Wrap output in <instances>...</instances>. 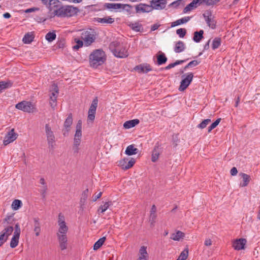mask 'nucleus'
<instances>
[{"label": "nucleus", "mask_w": 260, "mask_h": 260, "mask_svg": "<svg viewBox=\"0 0 260 260\" xmlns=\"http://www.w3.org/2000/svg\"><path fill=\"white\" fill-rule=\"evenodd\" d=\"M13 221V216L11 215L7 216L3 221V230L0 232V247L7 242L14 231Z\"/></svg>", "instance_id": "obj_1"}, {"label": "nucleus", "mask_w": 260, "mask_h": 260, "mask_svg": "<svg viewBox=\"0 0 260 260\" xmlns=\"http://www.w3.org/2000/svg\"><path fill=\"white\" fill-rule=\"evenodd\" d=\"M106 55L102 49L94 50L89 55V63L91 67L97 68L106 60Z\"/></svg>", "instance_id": "obj_2"}, {"label": "nucleus", "mask_w": 260, "mask_h": 260, "mask_svg": "<svg viewBox=\"0 0 260 260\" xmlns=\"http://www.w3.org/2000/svg\"><path fill=\"white\" fill-rule=\"evenodd\" d=\"M79 9L72 6H64L57 8L54 10V15L59 17H70L77 14Z\"/></svg>", "instance_id": "obj_3"}, {"label": "nucleus", "mask_w": 260, "mask_h": 260, "mask_svg": "<svg viewBox=\"0 0 260 260\" xmlns=\"http://www.w3.org/2000/svg\"><path fill=\"white\" fill-rule=\"evenodd\" d=\"M109 48L114 56L117 57L124 58L128 56L127 50L123 47H120L118 42H112L110 43Z\"/></svg>", "instance_id": "obj_4"}, {"label": "nucleus", "mask_w": 260, "mask_h": 260, "mask_svg": "<svg viewBox=\"0 0 260 260\" xmlns=\"http://www.w3.org/2000/svg\"><path fill=\"white\" fill-rule=\"evenodd\" d=\"M45 132L49 148L50 150H54L55 145V137L49 124H46Z\"/></svg>", "instance_id": "obj_5"}, {"label": "nucleus", "mask_w": 260, "mask_h": 260, "mask_svg": "<svg viewBox=\"0 0 260 260\" xmlns=\"http://www.w3.org/2000/svg\"><path fill=\"white\" fill-rule=\"evenodd\" d=\"M15 108L24 112L35 113L36 112L35 105L30 101H23L19 102L15 105Z\"/></svg>", "instance_id": "obj_6"}, {"label": "nucleus", "mask_w": 260, "mask_h": 260, "mask_svg": "<svg viewBox=\"0 0 260 260\" xmlns=\"http://www.w3.org/2000/svg\"><path fill=\"white\" fill-rule=\"evenodd\" d=\"M193 77V75L192 73H188L187 74L183 75L182 76V79L180 82L179 90L183 91L185 90L191 82Z\"/></svg>", "instance_id": "obj_7"}, {"label": "nucleus", "mask_w": 260, "mask_h": 260, "mask_svg": "<svg viewBox=\"0 0 260 260\" xmlns=\"http://www.w3.org/2000/svg\"><path fill=\"white\" fill-rule=\"evenodd\" d=\"M136 160L133 158H124L118 162V166L122 169L126 170L132 167Z\"/></svg>", "instance_id": "obj_8"}, {"label": "nucleus", "mask_w": 260, "mask_h": 260, "mask_svg": "<svg viewBox=\"0 0 260 260\" xmlns=\"http://www.w3.org/2000/svg\"><path fill=\"white\" fill-rule=\"evenodd\" d=\"M95 36L91 31H86L82 34V39L86 46L91 45L95 40Z\"/></svg>", "instance_id": "obj_9"}, {"label": "nucleus", "mask_w": 260, "mask_h": 260, "mask_svg": "<svg viewBox=\"0 0 260 260\" xmlns=\"http://www.w3.org/2000/svg\"><path fill=\"white\" fill-rule=\"evenodd\" d=\"M58 94V88L56 85H52V90L50 95V105L52 108L56 105V99Z\"/></svg>", "instance_id": "obj_10"}, {"label": "nucleus", "mask_w": 260, "mask_h": 260, "mask_svg": "<svg viewBox=\"0 0 260 260\" xmlns=\"http://www.w3.org/2000/svg\"><path fill=\"white\" fill-rule=\"evenodd\" d=\"M59 243V246L61 250H64L68 247V238L67 234H56Z\"/></svg>", "instance_id": "obj_11"}, {"label": "nucleus", "mask_w": 260, "mask_h": 260, "mask_svg": "<svg viewBox=\"0 0 260 260\" xmlns=\"http://www.w3.org/2000/svg\"><path fill=\"white\" fill-rule=\"evenodd\" d=\"M18 135L14 132V129H11L5 136L3 141V144L5 146L7 145L11 142L15 141L17 138Z\"/></svg>", "instance_id": "obj_12"}, {"label": "nucleus", "mask_w": 260, "mask_h": 260, "mask_svg": "<svg viewBox=\"0 0 260 260\" xmlns=\"http://www.w3.org/2000/svg\"><path fill=\"white\" fill-rule=\"evenodd\" d=\"M152 10L164 9L167 4V0H152L150 2Z\"/></svg>", "instance_id": "obj_13"}, {"label": "nucleus", "mask_w": 260, "mask_h": 260, "mask_svg": "<svg viewBox=\"0 0 260 260\" xmlns=\"http://www.w3.org/2000/svg\"><path fill=\"white\" fill-rule=\"evenodd\" d=\"M202 2L201 0H193L190 4L187 5L183 9V13H186L189 11H190L195 8H196L198 6L202 4Z\"/></svg>", "instance_id": "obj_14"}, {"label": "nucleus", "mask_w": 260, "mask_h": 260, "mask_svg": "<svg viewBox=\"0 0 260 260\" xmlns=\"http://www.w3.org/2000/svg\"><path fill=\"white\" fill-rule=\"evenodd\" d=\"M203 15L208 25L211 28L214 29L216 27V24L212 18L211 12L208 11L207 13H204Z\"/></svg>", "instance_id": "obj_15"}, {"label": "nucleus", "mask_w": 260, "mask_h": 260, "mask_svg": "<svg viewBox=\"0 0 260 260\" xmlns=\"http://www.w3.org/2000/svg\"><path fill=\"white\" fill-rule=\"evenodd\" d=\"M246 240L245 239L240 238L235 241L233 243V247L235 250H240L244 249Z\"/></svg>", "instance_id": "obj_16"}, {"label": "nucleus", "mask_w": 260, "mask_h": 260, "mask_svg": "<svg viewBox=\"0 0 260 260\" xmlns=\"http://www.w3.org/2000/svg\"><path fill=\"white\" fill-rule=\"evenodd\" d=\"M134 69L139 73H147L152 70L150 65L147 63L141 64L137 66Z\"/></svg>", "instance_id": "obj_17"}, {"label": "nucleus", "mask_w": 260, "mask_h": 260, "mask_svg": "<svg viewBox=\"0 0 260 260\" xmlns=\"http://www.w3.org/2000/svg\"><path fill=\"white\" fill-rule=\"evenodd\" d=\"M136 11L137 13L139 12L143 13L149 12L152 11V7H151V5L150 6L144 4H140L136 7Z\"/></svg>", "instance_id": "obj_18"}, {"label": "nucleus", "mask_w": 260, "mask_h": 260, "mask_svg": "<svg viewBox=\"0 0 260 260\" xmlns=\"http://www.w3.org/2000/svg\"><path fill=\"white\" fill-rule=\"evenodd\" d=\"M94 21L102 24H112L114 22V19L109 16H106L103 18H94Z\"/></svg>", "instance_id": "obj_19"}, {"label": "nucleus", "mask_w": 260, "mask_h": 260, "mask_svg": "<svg viewBox=\"0 0 260 260\" xmlns=\"http://www.w3.org/2000/svg\"><path fill=\"white\" fill-rule=\"evenodd\" d=\"M157 64L158 66L165 64L167 61V57L164 53L159 51L156 55Z\"/></svg>", "instance_id": "obj_20"}, {"label": "nucleus", "mask_w": 260, "mask_h": 260, "mask_svg": "<svg viewBox=\"0 0 260 260\" xmlns=\"http://www.w3.org/2000/svg\"><path fill=\"white\" fill-rule=\"evenodd\" d=\"M34 231L35 232L36 236H39L41 231V223L39 218L35 217L34 218Z\"/></svg>", "instance_id": "obj_21"}, {"label": "nucleus", "mask_w": 260, "mask_h": 260, "mask_svg": "<svg viewBox=\"0 0 260 260\" xmlns=\"http://www.w3.org/2000/svg\"><path fill=\"white\" fill-rule=\"evenodd\" d=\"M139 120L138 119H133L125 121L123 124V127L126 129H129L135 126L139 123Z\"/></svg>", "instance_id": "obj_22"}, {"label": "nucleus", "mask_w": 260, "mask_h": 260, "mask_svg": "<svg viewBox=\"0 0 260 260\" xmlns=\"http://www.w3.org/2000/svg\"><path fill=\"white\" fill-rule=\"evenodd\" d=\"M185 49V45L184 42L179 41L176 43L174 50L176 53H180L183 51Z\"/></svg>", "instance_id": "obj_23"}, {"label": "nucleus", "mask_w": 260, "mask_h": 260, "mask_svg": "<svg viewBox=\"0 0 260 260\" xmlns=\"http://www.w3.org/2000/svg\"><path fill=\"white\" fill-rule=\"evenodd\" d=\"M146 247L143 246H141L139 250V257L140 260L144 259L148 260L149 255L146 250Z\"/></svg>", "instance_id": "obj_24"}, {"label": "nucleus", "mask_w": 260, "mask_h": 260, "mask_svg": "<svg viewBox=\"0 0 260 260\" xmlns=\"http://www.w3.org/2000/svg\"><path fill=\"white\" fill-rule=\"evenodd\" d=\"M35 36L33 32L26 33L23 38L22 41L24 44H30L34 41Z\"/></svg>", "instance_id": "obj_25"}, {"label": "nucleus", "mask_w": 260, "mask_h": 260, "mask_svg": "<svg viewBox=\"0 0 260 260\" xmlns=\"http://www.w3.org/2000/svg\"><path fill=\"white\" fill-rule=\"evenodd\" d=\"M239 176H241L243 180V183H241L240 186L241 187L247 186L250 181V176L244 173H240Z\"/></svg>", "instance_id": "obj_26"}, {"label": "nucleus", "mask_w": 260, "mask_h": 260, "mask_svg": "<svg viewBox=\"0 0 260 260\" xmlns=\"http://www.w3.org/2000/svg\"><path fill=\"white\" fill-rule=\"evenodd\" d=\"M112 205L111 201L106 202L100 206L98 210L99 215L104 213Z\"/></svg>", "instance_id": "obj_27"}, {"label": "nucleus", "mask_w": 260, "mask_h": 260, "mask_svg": "<svg viewBox=\"0 0 260 260\" xmlns=\"http://www.w3.org/2000/svg\"><path fill=\"white\" fill-rule=\"evenodd\" d=\"M139 150L135 148L134 145L128 146L125 151V153L127 155H132L138 153Z\"/></svg>", "instance_id": "obj_28"}, {"label": "nucleus", "mask_w": 260, "mask_h": 260, "mask_svg": "<svg viewBox=\"0 0 260 260\" xmlns=\"http://www.w3.org/2000/svg\"><path fill=\"white\" fill-rule=\"evenodd\" d=\"M73 119L71 115H69L68 118L66 119L64 123V126L66 128V132H64L63 134V136H67L68 134V132L69 131V128L71 124H72Z\"/></svg>", "instance_id": "obj_29"}, {"label": "nucleus", "mask_w": 260, "mask_h": 260, "mask_svg": "<svg viewBox=\"0 0 260 260\" xmlns=\"http://www.w3.org/2000/svg\"><path fill=\"white\" fill-rule=\"evenodd\" d=\"M129 26L132 30L137 32L142 31L143 30L142 25L138 22L131 23L129 24Z\"/></svg>", "instance_id": "obj_30"}, {"label": "nucleus", "mask_w": 260, "mask_h": 260, "mask_svg": "<svg viewBox=\"0 0 260 260\" xmlns=\"http://www.w3.org/2000/svg\"><path fill=\"white\" fill-rule=\"evenodd\" d=\"M189 17H184L183 18H182L181 19H178L175 21H174L171 23V27H173L176 26L180 25L181 24L185 23L187 22L190 20Z\"/></svg>", "instance_id": "obj_31"}, {"label": "nucleus", "mask_w": 260, "mask_h": 260, "mask_svg": "<svg viewBox=\"0 0 260 260\" xmlns=\"http://www.w3.org/2000/svg\"><path fill=\"white\" fill-rule=\"evenodd\" d=\"M204 30H200V31H195L193 34V40L196 42H200L203 38Z\"/></svg>", "instance_id": "obj_32"}, {"label": "nucleus", "mask_w": 260, "mask_h": 260, "mask_svg": "<svg viewBox=\"0 0 260 260\" xmlns=\"http://www.w3.org/2000/svg\"><path fill=\"white\" fill-rule=\"evenodd\" d=\"M88 189H86L85 190L83 191V192L82 193L81 197L80 199V206L81 208L83 209L84 206L85 205V203L86 202V201L88 198Z\"/></svg>", "instance_id": "obj_33"}, {"label": "nucleus", "mask_w": 260, "mask_h": 260, "mask_svg": "<svg viewBox=\"0 0 260 260\" xmlns=\"http://www.w3.org/2000/svg\"><path fill=\"white\" fill-rule=\"evenodd\" d=\"M13 82L10 80L7 81H0V93L3 90L12 87Z\"/></svg>", "instance_id": "obj_34"}, {"label": "nucleus", "mask_w": 260, "mask_h": 260, "mask_svg": "<svg viewBox=\"0 0 260 260\" xmlns=\"http://www.w3.org/2000/svg\"><path fill=\"white\" fill-rule=\"evenodd\" d=\"M81 129H82V121L81 120H79L78 121V123L76 125V133H75L74 138L81 139V137L82 136Z\"/></svg>", "instance_id": "obj_35"}, {"label": "nucleus", "mask_w": 260, "mask_h": 260, "mask_svg": "<svg viewBox=\"0 0 260 260\" xmlns=\"http://www.w3.org/2000/svg\"><path fill=\"white\" fill-rule=\"evenodd\" d=\"M20 235L13 234L11 240L10 246L12 248H15L18 244Z\"/></svg>", "instance_id": "obj_36"}, {"label": "nucleus", "mask_w": 260, "mask_h": 260, "mask_svg": "<svg viewBox=\"0 0 260 260\" xmlns=\"http://www.w3.org/2000/svg\"><path fill=\"white\" fill-rule=\"evenodd\" d=\"M98 100L97 98H95L92 102L91 106L88 111V114H95L96 112V109L98 106Z\"/></svg>", "instance_id": "obj_37"}, {"label": "nucleus", "mask_w": 260, "mask_h": 260, "mask_svg": "<svg viewBox=\"0 0 260 260\" xmlns=\"http://www.w3.org/2000/svg\"><path fill=\"white\" fill-rule=\"evenodd\" d=\"M59 228L58 230V232L56 234H67L69 228L66 224V223H61L60 224H58Z\"/></svg>", "instance_id": "obj_38"}, {"label": "nucleus", "mask_w": 260, "mask_h": 260, "mask_svg": "<svg viewBox=\"0 0 260 260\" xmlns=\"http://www.w3.org/2000/svg\"><path fill=\"white\" fill-rule=\"evenodd\" d=\"M184 236V233L178 231L176 233H173L171 235V239L174 241H179L180 239Z\"/></svg>", "instance_id": "obj_39"}, {"label": "nucleus", "mask_w": 260, "mask_h": 260, "mask_svg": "<svg viewBox=\"0 0 260 260\" xmlns=\"http://www.w3.org/2000/svg\"><path fill=\"white\" fill-rule=\"evenodd\" d=\"M12 208L14 210H18L22 206V203L21 200H14L12 204Z\"/></svg>", "instance_id": "obj_40"}, {"label": "nucleus", "mask_w": 260, "mask_h": 260, "mask_svg": "<svg viewBox=\"0 0 260 260\" xmlns=\"http://www.w3.org/2000/svg\"><path fill=\"white\" fill-rule=\"evenodd\" d=\"M221 40L220 38L216 37L214 39L212 42V48L215 50L218 48L221 45Z\"/></svg>", "instance_id": "obj_41"}, {"label": "nucleus", "mask_w": 260, "mask_h": 260, "mask_svg": "<svg viewBox=\"0 0 260 260\" xmlns=\"http://www.w3.org/2000/svg\"><path fill=\"white\" fill-rule=\"evenodd\" d=\"M106 238L105 237H102L100 239H99L93 245V249L94 250H97L99 248H100L102 245L104 244V242L105 241Z\"/></svg>", "instance_id": "obj_42"}, {"label": "nucleus", "mask_w": 260, "mask_h": 260, "mask_svg": "<svg viewBox=\"0 0 260 260\" xmlns=\"http://www.w3.org/2000/svg\"><path fill=\"white\" fill-rule=\"evenodd\" d=\"M56 37L54 32H49L45 36V39L49 42H51L54 41Z\"/></svg>", "instance_id": "obj_43"}, {"label": "nucleus", "mask_w": 260, "mask_h": 260, "mask_svg": "<svg viewBox=\"0 0 260 260\" xmlns=\"http://www.w3.org/2000/svg\"><path fill=\"white\" fill-rule=\"evenodd\" d=\"M221 121V118L217 119L213 123H212L208 128V132L210 133L212 129L215 128Z\"/></svg>", "instance_id": "obj_44"}, {"label": "nucleus", "mask_w": 260, "mask_h": 260, "mask_svg": "<svg viewBox=\"0 0 260 260\" xmlns=\"http://www.w3.org/2000/svg\"><path fill=\"white\" fill-rule=\"evenodd\" d=\"M13 221H12V224L13 225V228L14 230V234L16 235H20L21 230L20 228L19 224L18 223H16L15 224L13 223V221H14V218L13 217Z\"/></svg>", "instance_id": "obj_45"}, {"label": "nucleus", "mask_w": 260, "mask_h": 260, "mask_svg": "<svg viewBox=\"0 0 260 260\" xmlns=\"http://www.w3.org/2000/svg\"><path fill=\"white\" fill-rule=\"evenodd\" d=\"M211 122V119H206L204 120L201 123L198 124L197 127L201 129L204 128Z\"/></svg>", "instance_id": "obj_46"}, {"label": "nucleus", "mask_w": 260, "mask_h": 260, "mask_svg": "<svg viewBox=\"0 0 260 260\" xmlns=\"http://www.w3.org/2000/svg\"><path fill=\"white\" fill-rule=\"evenodd\" d=\"M75 42L76 44L73 46L74 50H77L83 46V43L82 41L75 39Z\"/></svg>", "instance_id": "obj_47"}, {"label": "nucleus", "mask_w": 260, "mask_h": 260, "mask_svg": "<svg viewBox=\"0 0 260 260\" xmlns=\"http://www.w3.org/2000/svg\"><path fill=\"white\" fill-rule=\"evenodd\" d=\"M202 3L205 4L207 6H212L216 4L220 0H201Z\"/></svg>", "instance_id": "obj_48"}, {"label": "nucleus", "mask_w": 260, "mask_h": 260, "mask_svg": "<svg viewBox=\"0 0 260 260\" xmlns=\"http://www.w3.org/2000/svg\"><path fill=\"white\" fill-rule=\"evenodd\" d=\"M176 34L180 38H183L186 34V30L185 28H179L176 30Z\"/></svg>", "instance_id": "obj_49"}, {"label": "nucleus", "mask_w": 260, "mask_h": 260, "mask_svg": "<svg viewBox=\"0 0 260 260\" xmlns=\"http://www.w3.org/2000/svg\"><path fill=\"white\" fill-rule=\"evenodd\" d=\"M188 253L187 250L183 251L177 260H185L187 258Z\"/></svg>", "instance_id": "obj_50"}, {"label": "nucleus", "mask_w": 260, "mask_h": 260, "mask_svg": "<svg viewBox=\"0 0 260 260\" xmlns=\"http://www.w3.org/2000/svg\"><path fill=\"white\" fill-rule=\"evenodd\" d=\"M159 153L156 150H154L152 152L151 160L152 162H155L158 158Z\"/></svg>", "instance_id": "obj_51"}, {"label": "nucleus", "mask_w": 260, "mask_h": 260, "mask_svg": "<svg viewBox=\"0 0 260 260\" xmlns=\"http://www.w3.org/2000/svg\"><path fill=\"white\" fill-rule=\"evenodd\" d=\"M130 5L127 4H115V9H126V8H129Z\"/></svg>", "instance_id": "obj_52"}, {"label": "nucleus", "mask_w": 260, "mask_h": 260, "mask_svg": "<svg viewBox=\"0 0 260 260\" xmlns=\"http://www.w3.org/2000/svg\"><path fill=\"white\" fill-rule=\"evenodd\" d=\"M58 224H60L61 223H66L65 222V219L62 213H60L58 214Z\"/></svg>", "instance_id": "obj_53"}, {"label": "nucleus", "mask_w": 260, "mask_h": 260, "mask_svg": "<svg viewBox=\"0 0 260 260\" xmlns=\"http://www.w3.org/2000/svg\"><path fill=\"white\" fill-rule=\"evenodd\" d=\"M180 3H181V0L176 1L172 3L171 4H170L169 6L176 8L178 6H179L180 5Z\"/></svg>", "instance_id": "obj_54"}, {"label": "nucleus", "mask_w": 260, "mask_h": 260, "mask_svg": "<svg viewBox=\"0 0 260 260\" xmlns=\"http://www.w3.org/2000/svg\"><path fill=\"white\" fill-rule=\"evenodd\" d=\"M104 7L108 9H115V4L114 3H105Z\"/></svg>", "instance_id": "obj_55"}, {"label": "nucleus", "mask_w": 260, "mask_h": 260, "mask_svg": "<svg viewBox=\"0 0 260 260\" xmlns=\"http://www.w3.org/2000/svg\"><path fill=\"white\" fill-rule=\"evenodd\" d=\"M200 63V61H198L197 60H193L190 62H189L188 63L189 64V66H190L191 68L194 67L198 65Z\"/></svg>", "instance_id": "obj_56"}, {"label": "nucleus", "mask_w": 260, "mask_h": 260, "mask_svg": "<svg viewBox=\"0 0 260 260\" xmlns=\"http://www.w3.org/2000/svg\"><path fill=\"white\" fill-rule=\"evenodd\" d=\"M102 192H100L99 193H98L97 194H94L93 197H92V200L93 201L95 202L98 199L100 198L102 196Z\"/></svg>", "instance_id": "obj_57"}, {"label": "nucleus", "mask_w": 260, "mask_h": 260, "mask_svg": "<svg viewBox=\"0 0 260 260\" xmlns=\"http://www.w3.org/2000/svg\"><path fill=\"white\" fill-rule=\"evenodd\" d=\"M238 173L237 169L236 167H233L230 171V173L232 176H235Z\"/></svg>", "instance_id": "obj_58"}, {"label": "nucleus", "mask_w": 260, "mask_h": 260, "mask_svg": "<svg viewBox=\"0 0 260 260\" xmlns=\"http://www.w3.org/2000/svg\"><path fill=\"white\" fill-rule=\"evenodd\" d=\"M80 144V139L74 138V146H79Z\"/></svg>", "instance_id": "obj_59"}, {"label": "nucleus", "mask_w": 260, "mask_h": 260, "mask_svg": "<svg viewBox=\"0 0 260 260\" xmlns=\"http://www.w3.org/2000/svg\"><path fill=\"white\" fill-rule=\"evenodd\" d=\"M47 190V186L45 185L43 186V189H42L41 193L42 196L43 198H45L46 197V192Z\"/></svg>", "instance_id": "obj_60"}, {"label": "nucleus", "mask_w": 260, "mask_h": 260, "mask_svg": "<svg viewBox=\"0 0 260 260\" xmlns=\"http://www.w3.org/2000/svg\"><path fill=\"white\" fill-rule=\"evenodd\" d=\"M156 218V214H150L149 221H152V222H155Z\"/></svg>", "instance_id": "obj_61"}, {"label": "nucleus", "mask_w": 260, "mask_h": 260, "mask_svg": "<svg viewBox=\"0 0 260 260\" xmlns=\"http://www.w3.org/2000/svg\"><path fill=\"white\" fill-rule=\"evenodd\" d=\"M95 119V115H88V122H92Z\"/></svg>", "instance_id": "obj_62"}, {"label": "nucleus", "mask_w": 260, "mask_h": 260, "mask_svg": "<svg viewBox=\"0 0 260 260\" xmlns=\"http://www.w3.org/2000/svg\"><path fill=\"white\" fill-rule=\"evenodd\" d=\"M204 244L206 246H209L212 245V241L210 239H206L205 241Z\"/></svg>", "instance_id": "obj_63"}, {"label": "nucleus", "mask_w": 260, "mask_h": 260, "mask_svg": "<svg viewBox=\"0 0 260 260\" xmlns=\"http://www.w3.org/2000/svg\"><path fill=\"white\" fill-rule=\"evenodd\" d=\"M160 26V24H154L152 25L151 27V31H154L158 28V27Z\"/></svg>", "instance_id": "obj_64"}]
</instances>
